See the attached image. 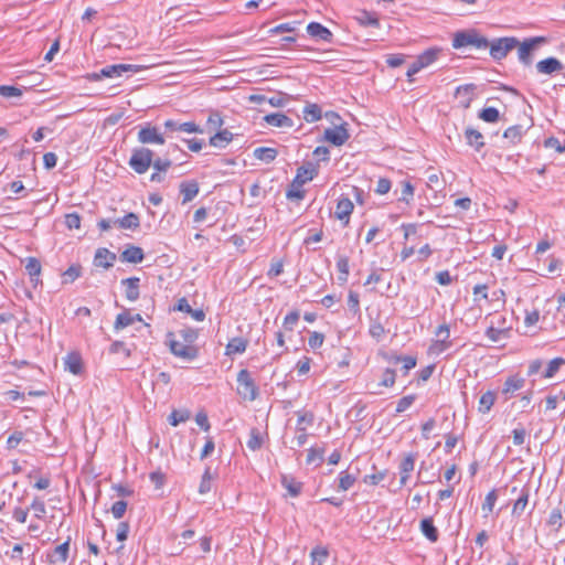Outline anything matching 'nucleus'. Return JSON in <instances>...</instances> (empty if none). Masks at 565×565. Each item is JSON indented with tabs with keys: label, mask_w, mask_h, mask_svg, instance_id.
<instances>
[{
	"label": "nucleus",
	"mask_w": 565,
	"mask_h": 565,
	"mask_svg": "<svg viewBox=\"0 0 565 565\" xmlns=\"http://www.w3.org/2000/svg\"><path fill=\"white\" fill-rule=\"evenodd\" d=\"M546 43L544 36H535L525 39L523 42H519L518 57L524 66H530L533 63V53L539 45Z\"/></svg>",
	"instance_id": "6"
},
{
	"label": "nucleus",
	"mask_w": 565,
	"mask_h": 565,
	"mask_svg": "<svg viewBox=\"0 0 565 565\" xmlns=\"http://www.w3.org/2000/svg\"><path fill=\"white\" fill-rule=\"evenodd\" d=\"M324 341V335L320 332L313 331L310 333L308 339V344L311 349L316 350L319 349Z\"/></svg>",
	"instance_id": "56"
},
{
	"label": "nucleus",
	"mask_w": 565,
	"mask_h": 565,
	"mask_svg": "<svg viewBox=\"0 0 565 565\" xmlns=\"http://www.w3.org/2000/svg\"><path fill=\"white\" fill-rule=\"evenodd\" d=\"M323 455H324V450H323V449H319V448L311 447V448L308 450V455H307V463H312V462H315L316 460H318L319 462H321V461L323 460Z\"/></svg>",
	"instance_id": "62"
},
{
	"label": "nucleus",
	"mask_w": 565,
	"mask_h": 565,
	"mask_svg": "<svg viewBox=\"0 0 565 565\" xmlns=\"http://www.w3.org/2000/svg\"><path fill=\"white\" fill-rule=\"evenodd\" d=\"M31 509L35 511V516L41 519L46 513L45 503L40 498H35L31 503Z\"/></svg>",
	"instance_id": "61"
},
{
	"label": "nucleus",
	"mask_w": 565,
	"mask_h": 565,
	"mask_svg": "<svg viewBox=\"0 0 565 565\" xmlns=\"http://www.w3.org/2000/svg\"><path fill=\"white\" fill-rule=\"evenodd\" d=\"M311 364V359L308 356H302L296 364V370L299 375H305L309 372Z\"/></svg>",
	"instance_id": "64"
},
{
	"label": "nucleus",
	"mask_w": 565,
	"mask_h": 565,
	"mask_svg": "<svg viewBox=\"0 0 565 565\" xmlns=\"http://www.w3.org/2000/svg\"><path fill=\"white\" fill-rule=\"evenodd\" d=\"M465 138L467 143L472 147L476 151H480L484 146L483 135L471 127L465 130Z\"/></svg>",
	"instance_id": "20"
},
{
	"label": "nucleus",
	"mask_w": 565,
	"mask_h": 565,
	"mask_svg": "<svg viewBox=\"0 0 565 565\" xmlns=\"http://www.w3.org/2000/svg\"><path fill=\"white\" fill-rule=\"evenodd\" d=\"M439 53H440L439 49L431 47V49L424 51L417 57H418L419 62L422 63V65H424V67H428L438 58Z\"/></svg>",
	"instance_id": "37"
},
{
	"label": "nucleus",
	"mask_w": 565,
	"mask_h": 565,
	"mask_svg": "<svg viewBox=\"0 0 565 565\" xmlns=\"http://www.w3.org/2000/svg\"><path fill=\"white\" fill-rule=\"evenodd\" d=\"M436 335L439 338V340L437 341V345L439 347L440 351H444V350H447L448 348H450V345H451V342L449 341L450 330H449L448 324H446V323L440 324L436 331Z\"/></svg>",
	"instance_id": "32"
},
{
	"label": "nucleus",
	"mask_w": 565,
	"mask_h": 565,
	"mask_svg": "<svg viewBox=\"0 0 565 565\" xmlns=\"http://www.w3.org/2000/svg\"><path fill=\"white\" fill-rule=\"evenodd\" d=\"M114 224H117L120 228L135 231L140 226V218L136 213L130 212L124 217L114 221Z\"/></svg>",
	"instance_id": "28"
},
{
	"label": "nucleus",
	"mask_w": 565,
	"mask_h": 565,
	"mask_svg": "<svg viewBox=\"0 0 565 565\" xmlns=\"http://www.w3.org/2000/svg\"><path fill=\"white\" fill-rule=\"evenodd\" d=\"M179 188L183 204L192 201L199 193V183L194 180L181 182Z\"/></svg>",
	"instance_id": "17"
},
{
	"label": "nucleus",
	"mask_w": 565,
	"mask_h": 565,
	"mask_svg": "<svg viewBox=\"0 0 565 565\" xmlns=\"http://www.w3.org/2000/svg\"><path fill=\"white\" fill-rule=\"evenodd\" d=\"M122 262L138 264L143 260L145 254L142 248L138 246H128L120 255Z\"/></svg>",
	"instance_id": "21"
},
{
	"label": "nucleus",
	"mask_w": 565,
	"mask_h": 565,
	"mask_svg": "<svg viewBox=\"0 0 565 565\" xmlns=\"http://www.w3.org/2000/svg\"><path fill=\"white\" fill-rule=\"evenodd\" d=\"M171 164L172 162L170 159L157 158L152 159L151 167H153L156 171L166 172L171 167Z\"/></svg>",
	"instance_id": "60"
},
{
	"label": "nucleus",
	"mask_w": 565,
	"mask_h": 565,
	"mask_svg": "<svg viewBox=\"0 0 565 565\" xmlns=\"http://www.w3.org/2000/svg\"><path fill=\"white\" fill-rule=\"evenodd\" d=\"M41 263L35 257L26 258L25 270L31 277V281L36 284L39 281V276L41 274Z\"/></svg>",
	"instance_id": "33"
},
{
	"label": "nucleus",
	"mask_w": 565,
	"mask_h": 565,
	"mask_svg": "<svg viewBox=\"0 0 565 565\" xmlns=\"http://www.w3.org/2000/svg\"><path fill=\"white\" fill-rule=\"evenodd\" d=\"M174 309L191 315V317L196 321H203L205 318L204 311L202 309H192L189 305V301L184 297L178 300Z\"/></svg>",
	"instance_id": "24"
},
{
	"label": "nucleus",
	"mask_w": 565,
	"mask_h": 565,
	"mask_svg": "<svg viewBox=\"0 0 565 565\" xmlns=\"http://www.w3.org/2000/svg\"><path fill=\"white\" fill-rule=\"evenodd\" d=\"M281 486L288 491V494L292 498L300 495L302 491V482L298 481L290 475H282L280 479Z\"/></svg>",
	"instance_id": "16"
},
{
	"label": "nucleus",
	"mask_w": 565,
	"mask_h": 565,
	"mask_svg": "<svg viewBox=\"0 0 565 565\" xmlns=\"http://www.w3.org/2000/svg\"><path fill=\"white\" fill-rule=\"evenodd\" d=\"M321 118V108L317 104H308L303 108V119L307 122H315Z\"/></svg>",
	"instance_id": "36"
},
{
	"label": "nucleus",
	"mask_w": 565,
	"mask_h": 565,
	"mask_svg": "<svg viewBox=\"0 0 565 565\" xmlns=\"http://www.w3.org/2000/svg\"><path fill=\"white\" fill-rule=\"evenodd\" d=\"M396 380V372L393 369H385L381 382L379 383L380 386L384 387H392L395 384Z\"/></svg>",
	"instance_id": "50"
},
{
	"label": "nucleus",
	"mask_w": 565,
	"mask_h": 565,
	"mask_svg": "<svg viewBox=\"0 0 565 565\" xmlns=\"http://www.w3.org/2000/svg\"><path fill=\"white\" fill-rule=\"evenodd\" d=\"M475 46L476 49H487L489 41L487 38L480 35L477 31H459L455 33L452 40V46L455 49H461L465 46Z\"/></svg>",
	"instance_id": "3"
},
{
	"label": "nucleus",
	"mask_w": 565,
	"mask_h": 565,
	"mask_svg": "<svg viewBox=\"0 0 565 565\" xmlns=\"http://www.w3.org/2000/svg\"><path fill=\"white\" fill-rule=\"evenodd\" d=\"M401 185H402V191H401V196L398 198V201L405 202L408 204L413 200V196H414V186L407 180L402 181Z\"/></svg>",
	"instance_id": "45"
},
{
	"label": "nucleus",
	"mask_w": 565,
	"mask_h": 565,
	"mask_svg": "<svg viewBox=\"0 0 565 565\" xmlns=\"http://www.w3.org/2000/svg\"><path fill=\"white\" fill-rule=\"evenodd\" d=\"M415 460L416 455L415 454H407L404 459L401 461L399 465V483L401 486H405L411 477V472L414 470L415 467Z\"/></svg>",
	"instance_id": "15"
},
{
	"label": "nucleus",
	"mask_w": 565,
	"mask_h": 565,
	"mask_svg": "<svg viewBox=\"0 0 565 565\" xmlns=\"http://www.w3.org/2000/svg\"><path fill=\"white\" fill-rule=\"evenodd\" d=\"M479 118L486 122H497L500 118V114L497 108L487 107L479 113Z\"/></svg>",
	"instance_id": "46"
},
{
	"label": "nucleus",
	"mask_w": 565,
	"mask_h": 565,
	"mask_svg": "<svg viewBox=\"0 0 565 565\" xmlns=\"http://www.w3.org/2000/svg\"><path fill=\"white\" fill-rule=\"evenodd\" d=\"M317 173V169L311 163L298 168L297 174L286 192L287 199L302 200L305 198V190H302V185L306 182L311 181Z\"/></svg>",
	"instance_id": "1"
},
{
	"label": "nucleus",
	"mask_w": 565,
	"mask_h": 565,
	"mask_svg": "<svg viewBox=\"0 0 565 565\" xmlns=\"http://www.w3.org/2000/svg\"><path fill=\"white\" fill-rule=\"evenodd\" d=\"M519 45V40L513 36L499 38L489 42L490 55L493 60L500 61L504 58L509 52Z\"/></svg>",
	"instance_id": "5"
},
{
	"label": "nucleus",
	"mask_w": 565,
	"mask_h": 565,
	"mask_svg": "<svg viewBox=\"0 0 565 565\" xmlns=\"http://www.w3.org/2000/svg\"><path fill=\"white\" fill-rule=\"evenodd\" d=\"M233 140V134L227 130L223 129L214 134L210 140L209 143L212 147L223 149L225 148L231 141Z\"/></svg>",
	"instance_id": "22"
},
{
	"label": "nucleus",
	"mask_w": 565,
	"mask_h": 565,
	"mask_svg": "<svg viewBox=\"0 0 565 565\" xmlns=\"http://www.w3.org/2000/svg\"><path fill=\"white\" fill-rule=\"evenodd\" d=\"M246 445L253 451H256L262 448L263 437L257 428L250 429L249 438H248Z\"/></svg>",
	"instance_id": "44"
},
{
	"label": "nucleus",
	"mask_w": 565,
	"mask_h": 565,
	"mask_svg": "<svg viewBox=\"0 0 565 565\" xmlns=\"http://www.w3.org/2000/svg\"><path fill=\"white\" fill-rule=\"evenodd\" d=\"M525 384V380L523 377H520L518 375H513L507 379L504 382L502 393L505 395L507 398H510L511 395L521 390Z\"/></svg>",
	"instance_id": "23"
},
{
	"label": "nucleus",
	"mask_w": 565,
	"mask_h": 565,
	"mask_svg": "<svg viewBox=\"0 0 565 565\" xmlns=\"http://www.w3.org/2000/svg\"><path fill=\"white\" fill-rule=\"evenodd\" d=\"M237 383V392L244 399L252 402L258 397V387L247 370L244 369L238 372Z\"/></svg>",
	"instance_id": "4"
},
{
	"label": "nucleus",
	"mask_w": 565,
	"mask_h": 565,
	"mask_svg": "<svg viewBox=\"0 0 565 565\" xmlns=\"http://www.w3.org/2000/svg\"><path fill=\"white\" fill-rule=\"evenodd\" d=\"M65 369L72 374L78 375L83 370L82 358L78 353H68L64 360Z\"/></svg>",
	"instance_id": "26"
},
{
	"label": "nucleus",
	"mask_w": 565,
	"mask_h": 565,
	"mask_svg": "<svg viewBox=\"0 0 565 565\" xmlns=\"http://www.w3.org/2000/svg\"><path fill=\"white\" fill-rule=\"evenodd\" d=\"M296 22L281 23L269 30L270 34H278L285 32H294L296 30Z\"/></svg>",
	"instance_id": "58"
},
{
	"label": "nucleus",
	"mask_w": 565,
	"mask_h": 565,
	"mask_svg": "<svg viewBox=\"0 0 565 565\" xmlns=\"http://www.w3.org/2000/svg\"><path fill=\"white\" fill-rule=\"evenodd\" d=\"M224 121L218 111H211L207 120H206V127L211 130L220 129L223 126Z\"/></svg>",
	"instance_id": "47"
},
{
	"label": "nucleus",
	"mask_w": 565,
	"mask_h": 565,
	"mask_svg": "<svg viewBox=\"0 0 565 565\" xmlns=\"http://www.w3.org/2000/svg\"><path fill=\"white\" fill-rule=\"evenodd\" d=\"M420 531L430 542H437L439 537L438 530L434 525L431 518H425L420 521Z\"/></svg>",
	"instance_id": "27"
},
{
	"label": "nucleus",
	"mask_w": 565,
	"mask_h": 565,
	"mask_svg": "<svg viewBox=\"0 0 565 565\" xmlns=\"http://www.w3.org/2000/svg\"><path fill=\"white\" fill-rule=\"evenodd\" d=\"M138 141L143 145L157 143L163 145L164 138L157 127L147 125L141 127L138 131Z\"/></svg>",
	"instance_id": "8"
},
{
	"label": "nucleus",
	"mask_w": 565,
	"mask_h": 565,
	"mask_svg": "<svg viewBox=\"0 0 565 565\" xmlns=\"http://www.w3.org/2000/svg\"><path fill=\"white\" fill-rule=\"evenodd\" d=\"M497 395L492 391L483 393L479 399L478 411L482 414L490 412L495 402Z\"/></svg>",
	"instance_id": "34"
},
{
	"label": "nucleus",
	"mask_w": 565,
	"mask_h": 565,
	"mask_svg": "<svg viewBox=\"0 0 565 565\" xmlns=\"http://www.w3.org/2000/svg\"><path fill=\"white\" fill-rule=\"evenodd\" d=\"M337 269L339 271L338 280L341 281L342 284L347 282L350 271L349 258L347 256H338Z\"/></svg>",
	"instance_id": "35"
},
{
	"label": "nucleus",
	"mask_w": 565,
	"mask_h": 565,
	"mask_svg": "<svg viewBox=\"0 0 565 565\" xmlns=\"http://www.w3.org/2000/svg\"><path fill=\"white\" fill-rule=\"evenodd\" d=\"M153 151L146 147L132 149L128 166L138 174L146 173L152 164Z\"/></svg>",
	"instance_id": "2"
},
{
	"label": "nucleus",
	"mask_w": 565,
	"mask_h": 565,
	"mask_svg": "<svg viewBox=\"0 0 565 565\" xmlns=\"http://www.w3.org/2000/svg\"><path fill=\"white\" fill-rule=\"evenodd\" d=\"M82 274V266L79 264L71 265L63 274V284H71L77 279Z\"/></svg>",
	"instance_id": "39"
},
{
	"label": "nucleus",
	"mask_w": 565,
	"mask_h": 565,
	"mask_svg": "<svg viewBox=\"0 0 565 565\" xmlns=\"http://www.w3.org/2000/svg\"><path fill=\"white\" fill-rule=\"evenodd\" d=\"M307 33L316 41L331 43L333 40L332 32L319 22H310L307 25Z\"/></svg>",
	"instance_id": "11"
},
{
	"label": "nucleus",
	"mask_w": 565,
	"mask_h": 565,
	"mask_svg": "<svg viewBox=\"0 0 565 565\" xmlns=\"http://www.w3.org/2000/svg\"><path fill=\"white\" fill-rule=\"evenodd\" d=\"M116 260V254L107 248H98L95 253L94 265L105 269L110 268Z\"/></svg>",
	"instance_id": "14"
},
{
	"label": "nucleus",
	"mask_w": 565,
	"mask_h": 565,
	"mask_svg": "<svg viewBox=\"0 0 565 565\" xmlns=\"http://www.w3.org/2000/svg\"><path fill=\"white\" fill-rule=\"evenodd\" d=\"M70 543H71V537H67V540L64 543L57 545L54 550V552H55V554H57L58 561L61 563H65L68 558Z\"/></svg>",
	"instance_id": "51"
},
{
	"label": "nucleus",
	"mask_w": 565,
	"mask_h": 565,
	"mask_svg": "<svg viewBox=\"0 0 565 565\" xmlns=\"http://www.w3.org/2000/svg\"><path fill=\"white\" fill-rule=\"evenodd\" d=\"M350 138L348 130L344 125L337 126L334 128H328L324 130V140L334 145L342 146Z\"/></svg>",
	"instance_id": "12"
},
{
	"label": "nucleus",
	"mask_w": 565,
	"mask_h": 565,
	"mask_svg": "<svg viewBox=\"0 0 565 565\" xmlns=\"http://www.w3.org/2000/svg\"><path fill=\"white\" fill-rule=\"evenodd\" d=\"M65 225L70 230L79 228L81 227V216L77 213H68L65 215Z\"/></svg>",
	"instance_id": "59"
},
{
	"label": "nucleus",
	"mask_w": 565,
	"mask_h": 565,
	"mask_svg": "<svg viewBox=\"0 0 565 565\" xmlns=\"http://www.w3.org/2000/svg\"><path fill=\"white\" fill-rule=\"evenodd\" d=\"M414 401H415V395H407V396L402 397L397 402L396 413L405 412L407 408H409L412 406Z\"/></svg>",
	"instance_id": "63"
},
{
	"label": "nucleus",
	"mask_w": 565,
	"mask_h": 565,
	"mask_svg": "<svg viewBox=\"0 0 565 565\" xmlns=\"http://www.w3.org/2000/svg\"><path fill=\"white\" fill-rule=\"evenodd\" d=\"M329 556V551L327 547L317 546L315 547L311 553L310 557L312 559V565H323Z\"/></svg>",
	"instance_id": "40"
},
{
	"label": "nucleus",
	"mask_w": 565,
	"mask_h": 565,
	"mask_svg": "<svg viewBox=\"0 0 565 565\" xmlns=\"http://www.w3.org/2000/svg\"><path fill=\"white\" fill-rule=\"evenodd\" d=\"M362 25L379 26L380 22L376 17L367 11H362L356 18Z\"/></svg>",
	"instance_id": "52"
},
{
	"label": "nucleus",
	"mask_w": 565,
	"mask_h": 565,
	"mask_svg": "<svg viewBox=\"0 0 565 565\" xmlns=\"http://www.w3.org/2000/svg\"><path fill=\"white\" fill-rule=\"evenodd\" d=\"M535 68L537 74L553 75L555 73L563 71L564 65L558 58L550 56L539 61L535 65Z\"/></svg>",
	"instance_id": "10"
},
{
	"label": "nucleus",
	"mask_w": 565,
	"mask_h": 565,
	"mask_svg": "<svg viewBox=\"0 0 565 565\" xmlns=\"http://www.w3.org/2000/svg\"><path fill=\"white\" fill-rule=\"evenodd\" d=\"M298 416L297 426L296 427H306L311 426L315 422V415L312 412H302L299 411L296 413Z\"/></svg>",
	"instance_id": "49"
},
{
	"label": "nucleus",
	"mask_w": 565,
	"mask_h": 565,
	"mask_svg": "<svg viewBox=\"0 0 565 565\" xmlns=\"http://www.w3.org/2000/svg\"><path fill=\"white\" fill-rule=\"evenodd\" d=\"M139 66L131 64H114L102 68L99 72H94L87 75L89 81H100L104 77H119L126 72H138Z\"/></svg>",
	"instance_id": "7"
},
{
	"label": "nucleus",
	"mask_w": 565,
	"mask_h": 565,
	"mask_svg": "<svg viewBox=\"0 0 565 565\" xmlns=\"http://www.w3.org/2000/svg\"><path fill=\"white\" fill-rule=\"evenodd\" d=\"M139 281L138 277H129L121 280L125 286V296L129 301H136L139 298Z\"/></svg>",
	"instance_id": "19"
},
{
	"label": "nucleus",
	"mask_w": 565,
	"mask_h": 565,
	"mask_svg": "<svg viewBox=\"0 0 565 565\" xmlns=\"http://www.w3.org/2000/svg\"><path fill=\"white\" fill-rule=\"evenodd\" d=\"M135 321H142V318L139 313L131 315L128 311H124L117 316L116 321L114 323V329L117 331L121 330L132 324Z\"/></svg>",
	"instance_id": "25"
},
{
	"label": "nucleus",
	"mask_w": 565,
	"mask_h": 565,
	"mask_svg": "<svg viewBox=\"0 0 565 565\" xmlns=\"http://www.w3.org/2000/svg\"><path fill=\"white\" fill-rule=\"evenodd\" d=\"M0 96L11 98L22 96V90L19 87L10 85L0 86Z\"/></svg>",
	"instance_id": "54"
},
{
	"label": "nucleus",
	"mask_w": 565,
	"mask_h": 565,
	"mask_svg": "<svg viewBox=\"0 0 565 565\" xmlns=\"http://www.w3.org/2000/svg\"><path fill=\"white\" fill-rule=\"evenodd\" d=\"M497 499V491L493 489L486 495L484 502L482 503V510L488 513L492 512Z\"/></svg>",
	"instance_id": "55"
},
{
	"label": "nucleus",
	"mask_w": 565,
	"mask_h": 565,
	"mask_svg": "<svg viewBox=\"0 0 565 565\" xmlns=\"http://www.w3.org/2000/svg\"><path fill=\"white\" fill-rule=\"evenodd\" d=\"M264 120L269 125V126H273V127H279V128H284V127H292L294 126V121L290 117L286 116L285 114H281V113H274V114H268L264 117Z\"/></svg>",
	"instance_id": "18"
},
{
	"label": "nucleus",
	"mask_w": 565,
	"mask_h": 565,
	"mask_svg": "<svg viewBox=\"0 0 565 565\" xmlns=\"http://www.w3.org/2000/svg\"><path fill=\"white\" fill-rule=\"evenodd\" d=\"M473 84H466L458 86L456 89L457 96H463L466 97L465 102H462L463 107L468 108L470 106V103L472 102V92L475 89Z\"/></svg>",
	"instance_id": "41"
},
{
	"label": "nucleus",
	"mask_w": 565,
	"mask_h": 565,
	"mask_svg": "<svg viewBox=\"0 0 565 565\" xmlns=\"http://www.w3.org/2000/svg\"><path fill=\"white\" fill-rule=\"evenodd\" d=\"M24 434L20 430H14L7 439V449H15L23 440Z\"/></svg>",
	"instance_id": "53"
},
{
	"label": "nucleus",
	"mask_w": 565,
	"mask_h": 565,
	"mask_svg": "<svg viewBox=\"0 0 565 565\" xmlns=\"http://www.w3.org/2000/svg\"><path fill=\"white\" fill-rule=\"evenodd\" d=\"M127 510V502L124 500L116 501L111 507V513L115 519H121Z\"/></svg>",
	"instance_id": "57"
},
{
	"label": "nucleus",
	"mask_w": 565,
	"mask_h": 565,
	"mask_svg": "<svg viewBox=\"0 0 565 565\" xmlns=\"http://www.w3.org/2000/svg\"><path fill=\"white\" fill-rule=\"evenodd\" d=\"M247 345V340L239 337L233 338L228 341L226 345L225 354L232 355L236 353H244L246 351Z\"/></svg>",
	"instance_id": "30"
},
{
	"label": "nucleus",
	"mask_w": 565,
	"mask_h": 565,
	"mask_svg": "<svg viewBox=\"0 0 565 565\" xmlns=\"http://www.w3.org/2000/svg\"><path fill=\"white\" fill-rule=\"evenodd\" d=\"M564 364H565V359H563V358H555V359L551 360L550 363L547 364L546 370L543 373V377L544 379L553 377L557 373V371L561 369V366H563Z\"/></svg>",
	"instance_id": "43"
},
{
	"label": "nucleus",
	"mask_w": 565,
	"mask_h": 565,
	"mask_svg": "<svg viewBox=\"0 0 565 565\" xmlns=\"http://www.w3.org/2000/svg\"><path fill=\"white\" fill-rule=\"evenodd\" d=\"M529 495H530L529 490L523 489L521 492V495L519 497V499L515 501V503L513 505V509H512L513 515H521L523 513V511L526 508L527 502H529Z\"/></svg>",
	"instance_id": "42"
},
{
	"label": "nucleus",
	"mask_w": 565,
	"mask_h": 565,
	"mask_svg": "<svg viewBox=\"0 0 565 565\" xmlns=\"http://www.w3.org/2000/svg\"><path fill=\"white\" fill-rule=\"evenodd\" d=\"M524 135L523 126L514 125L505 129L503 138L509 140V143L515 146L521 142Z\"/></svg>",
	"instance_id": "29"
},
{
	"label": "nucleus",
	"mask_w": 565,
	"mask_h": 565,
	"mask_svg": "<svg viewBox=\"0 0 565 565\" xmlns=\"http://www.w3.org/2000/svg\"><path fill=\"white\" fill-rule=\"evenodd\" d=\"M190 418V412L189 411H173L169 415V423L172 426H178L180 423H184Z\"/></svg>",
	"instance_id": "48"
},
{
	"label": "nucleus",
	"mask_w": 565,
	"mask_h": 565,
	"mask_svg": "<svg viewBox=\"0 0 565 565\" xmlns=\"http://www.w3.org/2000/svg\"><path fill=\"white\" fill-rule=\"evenodd\" d=\"M278 154L275 148L258 147L254 150L253 156L255 159L264 161L266 163L273 162Z\"/></svg>",
	"instance_id": "31"
},
{
	"label": "nucleus",
	"mask_w": 565,
	"mask_h": 565,
	"mask_svg": "<svg viewBox=\"0 0 565 565\" xmlns=\"http://www.w3.org/2000/svg\"><path fill=\"white\" fill-rule=\"evenodd\" d=\"M338 480V489L341 491H348L356 481V477L349 473L348 470H343L339 473Z\"/></svg>",
	"instance_id": "38"
},
{
	"label": "nucleus",
	"mask_w": 565,
	"mask_h": 565,
	"mask_svg": "<svg viewBox=\"0 0 565 565\" xmlns=\"http://www.w3.org/2000/svg\"><path fill=\"white\" fill-rule=\"evenodd\" d=\"M170 350L175 356L185 360H194L198 356V349L184 341L170 340Z\"/></svg>",
	"instance_id": "9"
},
{
	"label": "nucleus",
	"mask_w": 565,
	"mask_h": 565,
	"mask_svg": "<svg viewBox=\"0 0 565 565\" xmlns=\"http://www.w3.org/2000/svg\"><path fill=\"white\" fill-rule=\"evenodd\" d=\"M353 202L349 198L342 196L337 203L334 215L338 220L343 222L344 226H347L350 222V215L353 212Z\"/></svg>",
	"instance_id": "13"
}]
</instances>
